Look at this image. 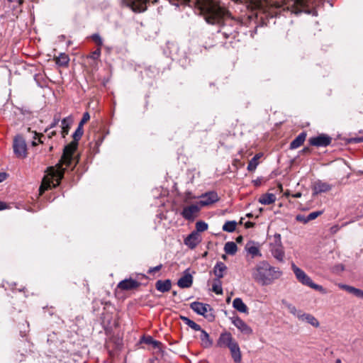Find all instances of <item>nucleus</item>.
Segmentation results:
<instances>
[{
	"mask_svg": "<svg viewBox=\"0 0 363 363\" xmlns=\"http://www.w3.org/2000/svg\"><path fill=\"white\" fill-rule=\"evenodd\" d=\"M175 4L195 6L200 10L201 13L208 24L220 25L224 18L229 15L228 11L219 0H177Z\"/></svg>",
	"mask_w": 363,
	"mask_h": 363,
	"instance_id": "obj_1",
	"label": "nucleus"
},
{
	"mask_svg": "<svg viewBox=\"0 0 363 363\" xmlns=\"http://www.w3.org/2000/svg\"><path fill=\"white\" fill-rule=\"evenodd\" d=\"M68 167V144L64 146L61 160L55 167L48 168L39 189L40 194H43L48 189L59 185L63 177L65 170Z\"/></svg>",
	"mask_w": 363,
	"mask_h": 363,
	"instance_id": "obj_2",
	"label": "nucleus"
},
{
	"mask_svg": "<svg viewBox=\"0 0 363 363\" xmlns=\"http://www.w3.org/2000/svg\"><path fill=\"white\" fill-rule=\"evenodd\" d=\"M281 276L282 272L279 268L272 267L265 261L260 262L252 269L253 279L262 286L272 284Z\"/></svg>",
	"mask_w": 363,
	"mask_h": 363,
	"instance_id": "obj_3",
	"label": "nucleus"
},
{
	"mask_svg": "<svg viewBox=\"0 0 363 363\" xmlns=\"http://www.w3.org/2000/svg\"><path fill=\"white\" fill-rule=\"evenodd\" d=\"M291 269L295 274L296 279L303 285L318 291L322 294L326 293L325 289L322 286L315 284L311 277L308 276L303 270L298 267L294 263L291 264Z\"/></svg>",
	"mask_w": 363,
	"mask_h": 363,
	"instance_id": "obj_4",
	"label": "nucleus"
},
{
	"mask_svg": "<svg viewBox=\"0 0 363 363\" xmlns=\"http://www.w3.org/2000/svg\"><path fill=\"white\" fill-rule=\"evenodd\" d=\"M90 119V116L88 112H85L77 130L72 135L73 140L69 143V166L71 165L72 157L78 146V141L81 139L84 134L83 125Z\"/></svg>",
	"mask_w": 363,
	"mask_h": 363,
	"instance_id": "obj_5",
	"label": "nucleus"
},
{
	"mask_svg": "<svg viewBox=\"0 0 363 363\" xmlns=\"http://www.w3.org/2000/svg\"><path fill=\"white\" fill-rule=\"evenodd\" d=\"M270 251L272 256L277 261L284 262L285 253L280 234H275L274 235L273 242L270 244Z\"/></svg>",
	"mask_w": 363,
	"mask_h": 363,
	"instance_id": "obj_6",
	"label": "nucleus"
},
{
	"mask_svg": "<svg viewBox=\"0 0 363 363\" xmlns=\"http://www.w3.org/2000/svg\"><path fill=\"white\" fill-rule=\"evenodd\" d=\"M191 308L199 315H201L209 320H212L214 316L210 305L201 302H193L190 305Z\"/></svg>",
	"mask_w": 363,
	"mask_h": 363,
	"instance_id": "obj_7",
	"label": "nucleus"
},
{
	"mask_svg": "<svg viewBox=\"0 0 363 363\" xmlns=\"http://www.w3.org/2000/svg\"><path fill=\"white\" fill-rule=\"evenodd\" d=\"M150 0H122V4L131 9L135 13H142L147 10V3Z\"/></svg>",
	"mask_w": 363,
	"mask_h": 363,
	"instance_id": "obj_8",
	"label": "nucleus"
},
{
	"mask_svg": "<svg viewBox=\"0 0 363 363\" xmlns=\"http://www.w3.org/2000/svg\"><path fill=\"white\" fill-rule=\"evenodd\" d=\"M238 342L233 338L232 334L229 332L222 333L216 342L218 347L228 348V350L235 345Z\"/></svg>",
	"mask_w": 363,
	"mask_h": 363,
	"instance_id": "obj_9",
	"label": "nucleus"
},
{
	"mask_svg": "<svg viewBox=\"0 0 363 363\" xmlns=\"http://www.w3.org/2000/svg\"><path fill=\"white\" fill-rule=\"evenodd\" d=\"M13 151L18 157L24 158L26 157V143L22 137L17 136L15 138L13 141Z\"/></svg>",
	"mask_w": 363,
	"mask_h": 363,
	"instance_id": "obj_10",
	"label": "nucleus"
},
{
	"mask_svg": "<svg viewBox=\"0 0 363 363\" xmlns=\"http://www.w3.org/2000/svg\"><path fill=\"white\" fill-rule=\"evenodd\" d=\"M313 195H318L322 193L330 191L333 189V185L320 179L313 182L311 185Z\"/></svg>",
	"mask_w": 363,
	"mask_h": 363,
	"instance_id": "obj_11",
	"label": "nucleus"
},
{
	"mask_svg": "<svg viewBox=\"0 0 363 363\" xmlns=\"http://www.w3.org/2000/svg\"><path fill=\"white\" fill-rule=\"evenodd\" d=\"M199 203L186 206L183 208L182 215L186 220H194L201 209Z\"/></svg>",
	"mask_w": 363,
	"mask_h": 363,
	"instance_id": "obj_12",
	"label": "nucleus"
},
{
	"mask_svg": "<svg viewBox=\"0 0 363 363\" xmlns=\"http://www.w3.org/2000/svg\"><path fill=\"white\" fill-rule=\"evenodd\" d=\"M201 200L199 202L201 206L211 205L219 200L218 194L216 191H208L200 196Z\"/></svg>",
	"mask_w": 363,
	"mask_h": 363,
	"instance_id": "obj_13",
	"label": "nucleus"
},
{
	"mask_svg": "<svg viewBox=\"0 0 363 363\" xmlns=\"http://www.w3.org/2000/svg\"><path fill=\"white\" fill-rule=\"evenodd\" d=\"M331 143V138L324 134L319 135L318 136L311 138L309 143L311 145L316 147H325Z\"/></svg>",
	"mask_w": 363,
	"mask_h": 363,
	"instance_id": "obj_14",
	"label": "nucleus"
},
{
	"mask_svg": "<svg viewBox=\"0 0 363 363\" xmlns=\"http://www.w3.org/2000/svg\"><path fill=\"white\" fill-rule=\"evenodd\" d=\"M232 323L242 333L247 335L252 333V328L239 317L233 318Z\"/></svg>",
	"mask_w": 363,
	"mask_h": 363,
	"instance_id": "obj_15",
	"label": "nucleus"
},
{
	"mask_svg": "<svg viewBox=\"0 0 363 363\" xmlns=\"http://www.w3.org/2000/svg\"><path fill=\"white\" fill-rule=\"evenodd\" d=\"M139 286L140 283L138 281L133 279H128L120 281L118 284V288L121 289V290L128 291L136 289Z\"/></svg>",
	"mask_w": 363,
	"mask_h": 363,
	"instance_id": "obj_16",
	"label": "nucleus"
},
{
	"mask_svg": "<svg viewBox=\"0 0 363 363\" xmlns=\"http://www.w3.org/2000/svg\"><path fill=\"white\" fill-rule=\"evenodd\" d=\"M192 283L193 277L189 272V269H186L184 275L178 280L177 284L180 288H189Z\"/></svg>",
	"mask_w": 363,
	"mask_h": 363,
	"instance_id": "obj_17",
	"label": "nucleus"
},
{
	"mask_svg": "<svg viewBox=\"0 0 363 363\" xmlns=\"http://www.w3.org/2000/svg\"><path fill=\"white\" fill-rule=\"evenodd\" d=\"M201 242V237L197 232H192L185 240L184 243L190 248H194Z\"/></svg>",
	"mask_w": 363,
	"mask_h": 363,
	"instance_id": "obj_18",
	"label": "nucleus"
},
{
	"mask_svg": "<svg viewBox=\"0 0 363 363\" xmlns=\"http://www.w3.org/2000/svg\"><path fill=\"white\" fill-rule=\"evenodd\" d=\"M298 319L301 321H306L315 328H318L320 323L316 318L309 313H302L298 315Z\"/></svg>",
	"mask_w": 363,
	"mask_h": 363,
	"instance_id": "obj_19",
	"label": "nucleus"
},
{
	"mask_svg": "<svg viewBox=\"0 0 363 363\" xmlns=\"http://www.w3.org/2000/svg\"><path fill=\"white\" fill-rule=\"evenodd\" d=\"M226 270V265L222 262H218L213 267V274L216 277V279H220L224 277Z\"/></svg>",
	"mask_w": 363,
	"mask_h": 363,
	"instance_id": "obj_20",
	"label": "nucleus"
},
{
	"mask_svg": "<svg viewBox=\"0 0 363 363\" xmlns=\"http://www.w3.org/2000/svg\"><path fill=\"white\" fill-rule=\"evenodd\" d=\"M245 250L247 252L250 254L252 257H261L262 254L260 253L259 246L253 242H249L246 244Z\"/></svg>",
	"mask_w": 363,
	"mask_h": 363,
	"instance_id": "obj_21",
	"label": "nucleus"
},
{
	"mask_svg": "<svg viewBox=\"0 0 363 363\" xmlns=\"http://www.w3.org/2000/svg\"><path fill=\"white\" fill-rule=\"evenodd\" d=\"M231 357L235 363H240L242 360V354L238 343L229 349Z\"/></svg>",
	"mask_w": 363,
	"mask_h": 363,
	"instance_id": "obj_22",
	"label": "nucleus"
},
{
	"mask_svg": "<svg viewBox=\"0 0 363 363\" xmlns=\"http://www.w3.org/2000/svg\"><path fill=\"white\" fill-rule=\"evenodd\" d=\"M231 357L235 363H240L242 360V354L238 343L229 349Z\"/></svg>",
	"mask_w": 363,
	"mask_h": 363,
	"instance_id": "obj_23",
	"label": "nucleus"
},
{
	"mask_svg": "<svg viewBox=\"0 0 363 363\" xmlns=\"http://www.w3.org/2000/svg\"><path fill=\"white\" fill-rule=\"evenodd\" d=\"M199 331L201 332L200 340L201 342L202 347H203L204 348H208L211 347L213 345V341L210 338L209 335L207 333V332L202 329L201 330Z\"/></svg>",
	"mask_w": 363,
	"mask_h": 363,
	"instance_id": "obj_24",
	"label": "nucleus"
},
{
	"mask_svg": "<svg viewBox=\"0 0 363 363\" xmlns=\"http://www.w3.org/2000/svg\"><path fill=\"white\" fill-rule=\"evenodd\" d=\"M233 306L240 313H247L248 308L240 298H235L233 302Z\"/></svg>",
	"mask_w": 363,
	"mask_h": 363,
	"instance_id": "obj_25",
	"label": "nucleus"
},
{
	"mask_svg": "<svg viewBox=\"0 0 363 363\" xmlns=\"http://www.w3.org/2000/svg\"><path fill=\"white\" fill-rule=\"evenodd\" d=\"M276 196L272 193H267L259 198V202L264 205H269L274 203Z\"/></svg>",
	"mask_w": 363,
	"mask_h": 363,
	"instance_id": "obj_26",
	"label": "nucleus"
},
{
	"mask_svg": "<svg viewBox=\"0 0 363 363\" xmlns=\"http://www.w3.org/2000/svg\"><path fill=\"white\" fill-rule=\"evenodd\" d=\"M306 138V133H300L290 144V148L294 150L299 147L305 141Z\"/></svg>",
	"mask_w": 363,
	"mask_h": 363,
	"instance_id": "obj_27",
	"label": "nucleus"
},
{
	"mask_svg": "<svg viewBox=\"0 0 363 363\" xmlns=\"http://www.w3.org/2000/svg\"><path fill=\"white\" fill-rule=\"evenodd\" d=\"M171 288V281L169 279L162 281L159 280L156 282V289L161 292L168 291Z\"/></svg>",
	"mask_w": 363,
	"mask_h": 363,
	"instance_id": "obj_28",
	"label": "nucleus"
},
{
	"mask_svg": "<svg viewBox=\"0 0 363 363\" xmlns=\"http://www.w3.org/2000/svg\"><path fill=\"white\" fill-rule=\"evenodd\" d=\"M56 64L62 68L68 67V55L65 53H60L58 57H55Z\"/></svg>",
	"mask_w": 363,
	"mask_h": 363,
	"instance_id": "obj_29",
	"label": "nucleus"
},
{
	"mask_svg": "<svg viewBox=\"0 0 363 363\" xmlns=\"http://www.w3.org/2000/svg\"><path fill=\"white\" fill-rule=\"evenodd\" d=\"M181 319L184 321V323L187 325L189 327L192 328L196 331L201 330V326L195 323L194 321L190 320L189 318L185 316H181Z\"/></svg>",
	"mask_w": 363,
	"mask_h": 363,
	"instance_id": "obj_30",
	"label": "nucleus"
},
{
	"mask_svg": "<svg viewBox=\"0 0 363 363\" xmlns=\"http://www.w3.org/2000/svg\"><path fill=\"white\" fill-rule=\"evenodd\" d=\"M224 250L228 255H235L238 250V247L235 242H228L225 244Z\"/></svg>",
	"mask_w": 363,
	"mask_h": 363,
	"instance_id": "obj_31",
	"label": "nucleus"
},
{
	"mask_svg": "<svg viewBox=\"0 0 363 363\" xmlns=\"http://www.w3.org/2000/svg\"><path fill=\"white\" fill-rule=\"evenodd\" d=\"M283 303L284 304L285 307L287 308L289 313L293 314L294 315L296 316L298 318V315L302 314L303 311L298 310L295 306L284 301Z\"/></svg>",
	"mask_w": 363,
	"mask_h": 363,
	"instance_id": "obj_32",
	"label": "nucleus"
},
{
	"mask_svg": "<svg viewBox=\"0 0 363 363\" xmlns=\"http://www.w3.org/2000/svg\"><path fill=\"white\" fill-rule=\"evenodd\" d=\"M212 291L214 293H216V294H223L222 283H221L220 279L216 278L213 280V283L212 285Z\"/></svg>",
	"mask_w": 363,
	"mask_h": 363,
	"instance_id": "obj_33",
	"label": "nucleus"
},
{
	"mask_svg": "<svg viewBox=\"0 0 363 363\" xmlns=\"http://www.w3.org/2000/svg\"><path fill=\"white\" fill-rule=\"evenodd\" d=\"M237 223L234 220L233 221H227L223 225V230L225 232L232 233L236 228Z\"/></svg>",
	"mask_w": 363,
	"mask_h": 363,
	"instance_id": "obj_34",
	"label": "nucleus"
},
{
	"mask_svg": "<svg viewBox=\"0 0 363 363\" xmlns=\"http://www.w3.org/2000/svg\"><path fill=\"white\" fill-rule=\"evenodd\" d=\"M233 29H228L225 24H223L218 32L220 33L225 38L228 39L233 35Z\"/></svg>",
	"mask_w": 363,
	"mask_h": 363,
	"instance_id": "obj_35",
	"label": "nucleus"
},
{
	"mask_svg": "<svg viewBox=\"0 0 363 363\" xmlns=\"http://www.w3.org/2000/svg\"><path fill=\"white\" fill-rule=\"evenodd\" d=\"M347 292L353 294L354 296L363 299V291L352 286H350Z\"/></svg>",
	"mask_w": 363,
	"mask_h": 363,
	"instance_id": "obj_36",
	"label": "nucleus"
},
{
	"mask_svg": "<svg viewBox=\"0 0 363 363\" xmlns=\"http://www.w3.org/2000/svg\"><path fill=\"white\" fill-rule=\"evenodd\" d=\"M100 56H101V48H97V49L96 50H94V52H92L88 57L89 59L92 60L94 61L93 65H95L96 62V60H98L99 59Z\"/></svg>",
	"mask_w": 363,
	"mask_h": 363,
	"instance_id": "obj_37",
	"label": "nucleus"
},
{
	"mask_svg": "<svg viewBox=\"0 0 363 363\" xmlns=\"http://www.w3.org/2000/svg\"><path fill=\"white\" fill-rule=\"evenodd\" d=\"M196 229L198 233L200 232H203L208 229V224L204 221H198L196 223Z\"/></svg>",
	"mask_w": 363,
	"mask_h": 363,
	"instance_id": "obj_38",
	"label": "nucleus"
},
{
	"mask_svg": "<svg viewBox=\"0 0 363 363\" xmlns=\"http://www.w3.org/2000/svg\"><path fill=\"white\" fill-rule=\"evenodd\" d=\"M91 40L96 44L98 48H100L103 45V40L101 37L98 33H94L91 36Z\"/></svg>",
	"mask_w": 363,
	"mask_h": 363,
	"instance_id": "obj_39",
	"label": "nucleus"
},
{
	"mask_svg": "<svg viewBox=\"0 0 363 363\" xmlns=\"http://www.w3.org/2000/svg\"><path fill=\"white\" fill-rule=\"evenodd\" d=\"M259 162L256 161L255 159L252 158L251 160H250L248 165H247V170L250 172H253L256 169Z\"/></svg>",
	"mask_w": 363,
	"mask_h": 363,
	"instance_id": "obj_40",
	"label": "nucleus"
},
{
	"mask_svg": "<svg viewBox=\"0 0 363 363\" xmlns=\"http://www.w3.org/2000/svg\"><path fill=\"white\" fill-rule=\"evenodd\" d=\"M323 213V211H313L309 213L306 217L308 220V222L311 220H313L318 218L319 216H320Z\"/></svg>",
	"mask_w": 363,
	"mask_h": 363,
	"instance_id": "obj_41",
	"label": "nucleus"
},
{
	"mask_svg": "<svg viewBox=\"0 0 363 363\" xmlns=\"http://www.w3.org/2000/svg\"><path fill=\"white\" fill-rule=\"evenodd\" d=\"M68 133V123H67L66 118H64L62 121V135L65 138V135Z\"/></svg>",
	"mask_w": 363,
	"mask_h": 363,
	"instance_id": "obj_42",
	"label": "nucleus"
},
{
	"mask_svg": "<svg viewBox=\"0 0 363 363\" xmlns=\"http://www.w3.org/2000/svg\"><path fill=\"white\" fill-rule=\"evenodd\" d=\"M296 220L300 223H307L308 222V220L306 216H303V215H301V214H298L296 216Z\"/></svg>",
	"mask_w": 363,
	"mask_h": 363,
	"instance_id": "obj_43",
	"label": "nucleus"
},
{
	"mask_svg": "<svg viewBox=\"0 0 363 363\" xmlns=\"http://www.w3.org/2000/svg\"><path fill=\"white\" fill-rule=\"evenodd\" d=\"M146 342L152 345L154 347H158L160 345V342L154 340L151 337L147 338Z\"/></svg>",
	"mask_w": 363,
	"mask_h": 363,
	"instance_id": "obj_44",
	"label": "nucleus"
},
{
	"mask_svg": "<svg viewBox=\"0 0 363 363\" xmlns=\"http://www.w3.org/2000/svg\"><path fill=\"white\" fill-rule=\"evenodd\" d=\"M162 267V265L160 264V265L156 266L155 267L150 268V269L148 270V273L149 274H154L156 272H158L159 270H160Z\"/></svg>",
	"mask_w": 363,
	"mask_h": 363,
	"instance_id": "obj_45",
	"label": "nucleus"
},
{
	"mask_svg": "<svg viewBox=\"0 0 363 363\" xmlns=\"http://www.w3.org/2000/svg\"><path fill=\"white\" fill-rule=\"evenodd\" d=\"M337 286L341 289H343L346 291H347L350 286L349 285H347V284H337Z\"/></svg>",
	"mask_w": 363,
	"mask_h": 363,
	"instance_id": "obj_46",
	"label": "nucleus"
},
{
	"mask_svg": "<svg viewBox=\"0 0 363 363\" xmlns=\"http://www.w3.org/2000/svg\"><path fill=\"white\" fill-rule=\"evenodd\" d=\"M6 178V174L4 172H0V183L4 181Z\"/></svg>",
	"mask_w": 363,
	"mask_h": 363,
	"instance_id": "obj_47",
	"label": "nucleus"
},
{
	"mask_svg": "<svg viewBox=\"0 0 363 363\" xmlns=\"http://www.w3.org/2000/svg\"><path fill=\"white\" fill-rule=\"evenodd\" d=\"M352 141L354 143H361L363 142V137L361 138H354L352 139Z\"/></svg>",
	"mask_w": 363,
	"mask_h": 363,
	"instance_id": "obj_48",
	"label": "nucleus"
},
{
	"mask_svg": "<svg viewBox=\"0 0 363 363\" xmlns=\"http://www.w3.org/2000/svg\"><path fill=\"white\" fill-rule=\"evenodd\" d=\"M245 226L246 228H252L254 226V223L248 221V222L245 223Z\"/></svg>",
	"mask_w": 363,
	"mask_h": 363,
	"instance_id": "obj_49",
	"label": "nucleus"
},
{
	"mask_svg": "<svg viewBox=\"0 0 363 363\" xmlns=\"http://www.w3.org/2000/svg\"><path fill=\"white\" fill-rule=\"evenodd\" d=\"M6 208V204L2 201H0V211L4 210Z\"/></svg>",
	"mask_w": 363,
	"mask_h": 363,
	"instance_id": "obj_50",
	"label": "nucleus"
},
{
	"mask_svg": "<svg viewBox=\"0 0 363 363\" xmlns=\"http://www.w3.org/2000/svg\"><path fill=\"white\" fill-rule=\"evenodd\" d=\"M262 157V154L259 153V154H256L253 159H255L257 162H258L259 159Z\"/></svg>",
	"mask_w": 363,
	"mask_h": 363,
	"instance_id": "obj_51",
	"label": "nucleus"
},
{
	"mask_svg": "<svg viewBox=\"0 0 363 363\" xmlns=\"http://www.w3.org/2000/svg\"><path fill=\"white\" fill-rule=\"evenodd\" d=\"M292 196L294 197V198H300L301 196V193L298 192V193H296L295 194H293Z\"/></svg>",
	"mask_w": 363,
	"mask_h": 363,
	"instance_id": "obj_52",
	"label": "nucleus"
},
{
	"mask_svg": "<svg viewBox=\"0 0 363 363\" xmlns=\"http://www.w3.org/2000/svg\"><path fill=\"white\" fill-rule=\"evenodd\" d=\"M237 242H240L242 240V236H239L237 239H236Z\"/></svg>",
	"mask_w": 363,
	"mask_h": 363,
	"instance_id": "obj_53",
	"label": "nucleus"
},
{
	"mask_svg": "<svg viewBox=\"0 0 363 363\" xmlns=\"http://www.w3.org/2000/svg\"><path fill=\"white\" fill-rule=\"evenodd\" d=\"M247 217H249V218H250V217H252V214H251V213H247Z\"/></svg>",
	"mask_w": 363,
	"mask_h": 363,
	"instance_id": "obj_54",
	"label": "nucleus"
},
{
	"mask_svg": "<svg viewBox=\"0 0 363 363\" xmlns=\"http://www.w3.org/2000/svg\"><path fill=\"white\" fill-rule=\"evenodd\" d=\"M336 363H341V360L340 359H337Z\"/></svg>",
	"mask_w": 363,
	"mask_h": 363,
	"instance_id": "obj_55",
	"label": "nucleus"
},
{
	"mask_svg": "<svg viewBox=\"0 0 363 363\" xmlns=\"http://www.w3.org/2000/svg\"><path fill=\"white\" fill-rule=\"evenodd\" d=\"M222 257H223V259H226V255H223L222 256Z\"/></svg>",
	"mask_w": 363,
	"mask_h": 363,
	"instance_id": "obj_56",
	"label": "nucleus"
},
{
	"mask_svg": "<svg viewBox=\"0 0 363 363\" xmlns=\"http://www.w3.org/2000/svg\"><path fill=\"white\" fill-rule=\"evenodd\" d=\"M230 298H228L227 299V302H229V301H230Z\"/></svg>",
	"mask_w": 363,
	"mask_h": 363,
	"instance_id": "obj_57",
	"label": "nucleus"
},
{
	"mask_svg": "<svg viewBox=\"0 0 363 363\" xmlns=\"http://www.w3.org/2000/svg\"><path fill=\"white\" fill-rule=\"evenodd\" d=\"M279 188L281 189H282V185H279Z\"/></svg>",
	"mask_w": 363,
	"mask_h": 363,
	"instance_id": "obj_58",
	"label": "nucleus"
}]
</instances>
